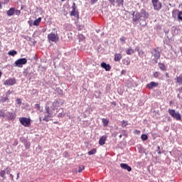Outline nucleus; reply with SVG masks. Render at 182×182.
Masks as SVG:
<instances>
[{"instance_id": "obj_12", "label": "nucleus", "mask_w": 182, "mask_h": 182, "mask_svg": "<svg viewBox=\"0 0 182 182\" xmlns=\"http://www.w3.org/2000/svg\"><path fill=\"white\" fill-rule=\"evenodd\" d=\"M101 68H102L103 69H105L107 72L110 71V70L112 69V66H110V65L107 64L106 63L103 62L101 63Z\"/></svg>"}, {"instance_id": "obj_60", "label": "nucleus", "mask_w": 182, "mask_h": 182, "mask_svg": "<svg viewBox=\"0 0 182 182\" xmlns=\"http://www.w3.org/2000/svg\"><path fill=\"white\" fill-rule=\"evenodd\" d=\"M58 122H54V124H58Z\"/></svg>"}, {"instance_id": "obj_38", "label": "nucleus", "mask_w": 182, "mask_h": 182, "mask_svg": "<svg viewBox=\"0 0 182 182\" xmlns=\"http://www.w3.org/2000/svg\"><path fill=\"white\" fill-rule=\"evenodd\" d=\"M71 16H76V10H73L70 13Z\"/></svg>"}, {"instance_id": "obj_8", "label": "nucleus", "mask_w": 182, "mask_h": 182, "mask_svg": "<svg viewBox=\"0 0 182 182\" xmlns=\"http://www.w3.org/2000/svg\"><path fill=\"white\" fill-rule=\"evenodd\" d=\"M152 55L154 57V60L155 63H157V60L160 59V51H159V48H154L151 51Z\"/></svg>"}, {"instance_id": "obj_19", "label": "nucleus", "mask_w": 182, "mask_h": 182, "mask_svg": "<svg viewBox=\"0 0 182 182\" xmlns=\"http://www.w3.org/2000/svg\"><path fill=\"white\" fill-rule=\"evenodd\" d=\"M106 143V136H103L100 139L99 144L100 146H103Z\"/></svg>"}, {"instance_id": "obj_15", "label": "nucleus", "mask_w": 182, "mask_h": 182, "mask_svg": "<svg viewBox=\"0 0 182 182\" xmlns=\"http://www.w3.org/2000/svg\"><path fill=\"white\" fill-rule=\"evenodd\" d=\"M121 60H122V54L115 53L114 54V61L115 62H120Z\"/></svg>"}, {"instance_id": "obj_64", "label": "nucleus", "mask_w": 182, "mask_h": 182, "mask_svg": "<svg viewBox=\"0 0 182 182\" xmlns=\"http://www.w3.org/2000/svg\"><path fill=\"white\" fill-rule=\"evenodd\" d=\"M41 120H42V117H40V122H41Z\"/></svg>"}, {"instance_id": "obj_39", "label": "nucleus", "mask_w": 182, "mask_h": 182, "mask_svg": "<svg viewBox=\"0 0 182 182\" xmlns=\"http://www.w3.org/2000/svg\"><path fill=\"white\" fill-rule=\"evenodd\" d=\"M119 41H120L121 42H123L124 43H126V37H121V38H119Z\"/></svg>"}, {"instance_id": "obj_14", "label": "nucleus", "mask_w": 182, "mask_h": 182, "mask_svg": "<svg viewBox=\"0 0 182 182\" xmlns=\"http://www.w3.org/2000/svg\"><path fill=\"white\" fill-rule=\"evenodd\" d=\"M121 168H123L124 170H127V171H132V167H130L127 164L122 163L120 164Z\"/></svg>"}, {"instance_id": "obj_54", "label": "nucleus", "mask_w": 182, "mask_h": 182, "mask_svg": "<svg viewBox=\"0 0 182 182\" xmlns=\"http://www.w3.org/2000/svg\"><path fill=\"white\" fill-rule=\"evenodd\" d=\"M17 102H18V105L21 104V100H20V99H18V100H17Z\"/></svg>"}, {"instance_id": "obj_11", "label": "nucleus", "mask_w": 182, "mask_h": 182, "mask_svg": "<svg viewBox=\"0 0 182 182\" xmlns=\"http://www.w3.org/2000/svg\"><path fill=\"white\" fill-rule=\"evenodd\" d=\"M63 103L64 102L62 99H57V100H55V101L53 102V106L58 107L59 106H62Z\"/></svg>"}, {"instance_id": "obj_34", "label": "nucleus", "mask_w": 182, "mask_h": 182, "mask_svg": "<svg viewBox=\"0 0 182 182\" xmlns=\"http://www.w3.org/2000/svg\"><path fill=\"white\" fill-rule=\"evenodd\" d=\"M127 126V122L123 120V121L122 122V127H126Z\"/></svg>"}, {"instance_id": "obj_1", "label": "nucleus", "mask_w": 182, "mask_h": 182, "mask_svg": "<svg viewBox=\"0 0 182 182\" xmlns=\"http://www.w3.org/2000/svg\"><path fill=\"white\" fill-rule=\"evenodd\" d=\"M132 16L133 22H139L141 18H149V14L144 9H142L141 13L134 11Z\"/></svg>"}, {"instance_id": "obj_30", "label": "nucleus", "mask_w": 182, "mask_h": 182, "mask_svg": "<svg viewBox=\"0 0 182 182\" xmlns=\"http://www.w3.org/2000/svg\"><path fill=\"white\" fill-rule=\"evenodd\" d=\"M96 154V149H92L91 151H88V155L89 156H92L93 154Z\"/></svg>"}, {"instance_id": "obj_16", "label": "nucleus", "mask_w": 182, "mask_h": 182, "mask_svg": "<svg viewBox=\"0 0 182 182\" xmlns=\"http://www.w3.org/2000/svg\"><path fill=\"white\" fill-rule=\"evenodd\" d=\"M15 14V8H11L9 11H7V16H12Z\"/></svg>"}, {"instance_id": "obj_46", "label": "nucleus", "mask_w": 182, "mask_h": 182, "mask_svg": "<svg viewBox=\"0 0 182 182\" xmlns=\"http://www.w3.org/2000/svg\"><path fill=\"white\" fill-rule=\"evenodd\" d=\"M72 8H73V10H76V4L75 3L73 4Z\"/></svg>"}, {"instance_id": "obj_45", "label": "nucleus", "mask_w": 182, "mask_h": 182, "mask_svg": "<svg viewBox=\"0 0 182 182\" xmlns=\"http://www.w3.org/2000/svg\"><path fill=\"white\" fill-rule=\"evenodd\" d=\"M127 71L126 70H122V71H121V75H126V73H127Z\"/></svg>"}, {"instance_id": "obj_20", "label": "nucleus", "mask_w": 182, "mask_h": 182, "mask_svg": "<svg viewBox=\"0 0 182 182\" xmlns=\"http://www.w3.org/2000/svg\"><path fill=\"white\" fill-rule=\"evenodd\" d=\"M126 53L127 55H133V53H134V50H133L132 47H129L126 50Z\"/></svg>"}, {"instance_id": "obj_48", "label": "nucleus", "mask_w": 182, "mask_h": 182, "mask_svg": "<svg viewBox=\"0 0 182 182\" xmlns=\"http://www.w3.org/2000/svg\"><path fill=\"white\" fill-rule=\"evenodd\" d=\"M9 3V0H3V4H6Z\"/></svg>"}, {"instance_id": "obj_24", "label": "nucleus", "mask_w": 182, "mask_h": 182, "mask_svg": "<svg viewBox=\"0 0 182 182\" xmlns=\"http://www.w3.org/2000/svg\"><path fill=\"white\" fill-rule=\"evenodd\" d=\"M17 53H18V52H17L16 50H10V51L9 52V55L10 56H15V55H17Z\"/></svg>"}, {"instance_id": "obj_6", "label": "nucleus", "mask_w": 182, "mask_h": 182, "mask_svg": "<svg viewBox=\"0 0 182 182\" xmlns=\"http://www.w3.org/2000/svg\"><path fill=\"white\" fill-rule=\"evenodd\" d=\"M19 122L22 126L29 127L31 126V119L26 117H20Z\"/></svg>"}, {"instance_id": "obj_17", "label": "nucleus", "mask_w": 182, "mask_h": 182, "mask_svg": "<svg viewBox=\"0 0 182 182\" xmlns=\"http://www.w3.org/2000/svg\"><path fill=\"white\" fill-rule=\"evenodd\" d=\"M159 68L161 69V70H163V72H166L167 70V67H166V65L161 63H159Z\"/></svg>"}, {"instance_id": "obj_50", "label": "nucleus", "mask_w": 182, "mask_h": 182, "mask_svg": "<svg viewBox=\"0 0 182 182\" xmlns=\"http://www.w3.org/2000/svg\"><path fill=\"white\" fill-rule=\"evenodd\" d=\"M80 38L81 39H85V36H83V35H82V34L80 35Z\"/></svg>"}, {"instance_id": "obj_31", "label": "nucleus", "mask_w": 182, "mask_h": 182, "mask_svg": "<svg viewBox=\"0 0 182 182\" xmlns=\"http://www.w3.org/2000/svg\"><path fill=\"white\" fill-rule=\"evenodd\" d=\"M178 19L182 21V11H178Z\"/></svg>"}, {"instance_id": "obj_44", "label": "nucleus", "mask_w": 182, "mask_h": 182, "mask_svg": "<svg viewBox=\"0 0 182 182\" xmlns=\"http://www.w3.org/2000/svg\"><path fill=\"white\" fill-rule=\"evenodd\" d=\"M109 2H110L112 5L114 6V2H116V0H109Z\"/></svg>"}, {"instance_id": "obj_49", "label": "nucleus", "mask_w": 182, "mask_h": 182, "mask_svg": "<svg viewBox=\"0 0 182 182\" xmlns=\"http://www.w3.org/2000/svg\"><path fill=\"white\" fill-rule=\"evenodd\" d=\"M135 50L139 53L140 51V48H139V47H136Z\"/></svg>"}, {"instance_id": "obj_25", "label": "nucleus", "mask_w": 182, "mask_h": 182, "mask_svg": "<svg viewBox=\"0 0 182 182\" xmlns=\"http://www.w3.org/2000/svg\"><path fill=\"white\" fill-rule=\"evenodd\" d=\"M117 4L118 6H123V4H124V0H117Z\"/></svg>"}, {"instance_id": "obj_10", "label": "nucleus", "mask_w": 182, "mask_h": 182, "mask_svg": "<svg viewBox=\"0 0 182 182\" xmlns=\"http://www.w3.org/2000/svg\"><path fill=\"white\" fill-rule=\"evenodd\" d=\"M15 83H16V80L15 78H10L4 82V85H7L8 86H14Z\"/></svg>"}, {"instance_id": "obj_32", "label": "nucleus", "mask_w": 182, "mask_h": 182, "mask_svg": "<svg viewBox=\"0 0 182 182\" xmlns=\"http://www.w3.org/2000/svg\"><path fill=\"white\" fill-rule=\"evenodd\" d=\"M138 55L140 58H143V55H144V52H143V50H139V51H138Z\"/></svg>"}, {"instance_id": "obj_37", "label": "nucleus", "mask_w": 182, "mask_h": 182, "mask_svg": "<svg viewBox=\"0 0 182 182\" xmlns=\"http://www.w3.org/2000/svg\"><path fill=\"white\" fill-rule=\"evenodd\" d=\"M85 170V166H82L79 167L78 173H82Z\"/></svg>"}, {"instance_id": "obj_63", "label": "nucleus", "mask_w": 182, "mask_h": 182, "mask_svg": "<svg viewBox=\"0 0 182 182\" xmlns=\"http://www.w3.org/2000/svg\"><path fill=\"white\" fill-rule=\"evenodd\" d=\"M34 93H36V90H33Z\"/></svg>"}, {"instance_id": "obj_18", "label": "nucleus", "mask_w": 182, "mask_h": 182, "mask_svg": "<svg viewBox=\"0 0 182 182\" xmlns=\"http://www.w3.org/2000/svg\"><path fill=\"white\" fill-rule=\"evenodd\" d=\"M42 21V18L39 17L38 18L36 19L33 23L34 26H39V24L41 23Z\"/></svg>"}, {"instance_id": "obj_2", "label": "nucleus", "mask_w": 182, "mask_h": 182, "mask_svg": "<svg viewBox=\"0 0 182 182\" xmlns=\"http://www.w3.org/2000/svg\"><path fill=\"white\" fill-rule=\"evenodd\" d=\"M45 117L43 118V120L44 122H49L50 120V117L53 116V114H55V112H53L50 111V108L48 106H46V111L44 112Z\"/></svg>"}, {"instance_id": "obj_33", "label": "nucleus", "mask_w": 182, "mask_h": 182, "mask_svg": "<svg viewBox=\"0 0 182 182\" xmlns=\"http://www.w3.org/2000/svg\"><path fill=\"white\" fill-rule=\"evenodd\" d=\"M172 16L173 18H176L177 16V10H173L172 11Z\"/></svg>"}, {"instance_id": "obj_43", "label": "nucleus", "mask_w": 182, "mask_h": 182, "mask_svg": "<svg viewBox=\"0 0 182 182\" xmlns=\"http://www.w3.org/2000/svg\"><path fill=\"white\" fill-rule=\"evenodd\" d=\"M14 14H16V15L19 16V15H21V11H19V10H15Z\"/></svg>"}, {"instance_id": "obj_40", "label": "nucleus", "mask_w": 182, "mask_h": 182, "mask_svg": "<svg viewBox=\"0 0 182 182\" xmlns=\"http://www.w3.org/2000/svg\"><path fill=\"white\" fill-rule=\"evenodd\" d=\"M57 107L53 106L51 107V110H50V112H52L53 113H54L55 110H58V108H56Z\"/></svg>"}, {"instance_id": "obj_13", "label": "nucleus", "mask_w": 182, "mask_h": 182, "mask_svg": "<svg viewBox=\"0 0 182 182\" xmlns=\"http://www.w3.org/2000/svg\"><path fill=\"white\" fill-rule=\"evenodd\" d=\"M157 86H159V83L156 82H151L150 83L146 85V87L149 90H151L154 87H157Z\"/></svg>"}, {"instance_id": "obj_53", "label": "nucleus", "mask_w": 182, "mask_h": 182, "mask_svg": "<svg viewBox=\"0 0 182 182\" xmlns=\"http://www.w3.org/2000/svg\"><path fill=\"white\" fill-rule=\"evenodd\" d=\"M166 76L167 77H170V75H168V73H166Z\"/></svg>"}, {"instance_id": "obj_51", "label": "nucleus", "mask_w": 182, "mask_h": 182, "mask_svg": "<svg viewBox=\"0 0 182 182\" xmlns=\"http://www.w3.org/2000/svg\"><path fill=\"white\" fill-rule=\"evenodd\" d=\"M135 132H136V133L137 134H140V131L136 130Z\"/></svg>"}, {"instance_id": "obj_27", "label": "nucleus", "mask_w": 182, "mask_h": 182, "mask_svg": "<svg viewBox=\"0 0 182 182\" xmlns=\"http://www.w3.org/2000/svg\"><path fill=\"white\" fill-rule=\"evenodd\" d=\"M0 117H6V114H5V110H0Z\"/></svg>"}, {"instance_id": "obj_23", "label": "nucleus", "mask_w": 182, "mask_h": 182, "mask_svg": "<svg viewBox=\"0 0 182 182\" xmlns=\"http://www.w3.org/2000/svg\"><path fill=\"white\" fill-rule=\"evenodd\" d=\"M5 174H6V171L5 170H2L0 172V176H1L4 180H6V177H5Z\"/></svg>"}, {"instance_id": "obj_56", "label": "nucleus", "mask_w": 182, "mask_h": 182, "mask_svg": "<svg viewBox=\"0 0 182 182\" xmlns=\"http://www.w3.org/2000/svg\"><path fill=\"white\" fill-rule=\"evenodd\" d=\"M119 139H122V137H123V135L120 134V135L119 136Z\"/></svg>"}, {"instance_id": "obj_42", "label": "nucleus", "mask_w": 182, "mask_h": 182, "mask_svg": "<svg viewBox=\"0 0 182 182\" xmlns=\"http://www.w3.org/2000/svg\"><path fill=\"white\" fill-rule=\"evenodd\" d=\"M35 109H38V110H39V109H41V105L39 104H36Z\"/></svg>"}, {"instance_id": "obj_5", "label": "nucleus", "mask_w": 182, "mask_h": 182, "mask_svg": "<svg viewBox=\"0 0 182 182\" xmlns=\"http://www.w3.org/2000/svg\"><path fill=\"white\" fill-rule=\"evenodd\" d=\"M28 63V60L25 58H19L15 62V66L17 68H23V65Z\"/></svg>"}, {"instance_id": "obj_35", "label": "nucleus", "mask_w": 182, "mask_h": 182, "mask_svg": "<svg viewBox=\"0 0 182 182\" xmlns=\"http://www.w3.org/2000/svg\"><path fill=\"white\" fill-rule=\"evenodd\" d=\"M159 76H160V73H159V72L154 73V77L157 78V77H159Z\"/></svg>"}, {"instance_id": "obj_52", "label": "nucleus", "mask_w": 182, "mask_h": 182, "mask_svg": "<svg viewBox=\"0 0 182 182\" xmlns=\"http://www.w3.org/2000/svg\"><path fill=\"white\" fill-rule=\"evenodd\" d=\"M10 177H11V180H14V175L10 174Z\"/></svg>"}, {"instance_id": "obj_3", "label": "nucleus", "mask_w": 182, "mask_h": 182, "mask_svg": "<svg viewBox=\"0 0 182 182\" xmlns=\"http://www.w3.org/2000/svg\"><path fill=\"white\" fill-rule=\"evenodd\" d=\"M59 37L58 36V31L53 29V31L51 33L48 35V40L49 42H58Z\"/></svg>"}, {"instance_id": "obj_61", "label": "nucleus", "mask_w": 182, "mask_h": 182, "mask_svg": "<svg viewBox=\"0 0 182 182\" xmlns=\"http://www.w3.org/2000/svg\"><path fill=\"white\" fill-rule=\"evenodd\" d=\"M2 76V72L0 71V77Z\"/></svg>"}, {"instance_id": "obj_9", "label": "nucleus", "mask_w": 182, "mask_h": 182, "mask_svg": "<svg viewBox=\"0 0 182 182\" xmlns=\"http://www.w3.org/2000/svg\"><path fill=\"white\" fill-rule=\"evenodd\" d=\"M6 116L9 121H13L16 119V114H15V112H8L6 114Z\"/></svg>"}, {"instance_id": "obj_58", "label": "nucleus", "mask_w": 182, "mask_h": 182, "mask_svg": "<svg viewBox=\"0 0 182 182\" xmlns=\"http://www.w3.org/2000/svg\"><path fill=\"white\" fill-rule=\"evenodd\" d=\"M158 154H161V151H158Z\"/></svg>"}, {"instance_id": "obj_21", "label": "nucleus", "mask_w": 182, "mask_h": 182, "mask_svg": "<svg viewBox=\"0 0 182 182\" xmlns=\"http://www.w3.org/2000/svg\"><path fill=\"white\" fill-rule=\"evenodd\" d=\"M102 124H103L104 127H107V126H108V124H109V120H108L107 119L103 118V119H102Z\"/></svg>"}, {"instance_id": "obj_22", "label": "nucleus", "mask_w": 182, "mask_h": 182, "mask_svg": "<svg viewBox=\"0 0 182 182\" xmlns=\"http://www.w3.org/2000/svg\"><path fill=\"white\" fill-rule=\"evenodd\" d=\"M5 102H9V98H8L7 96L3 97L0 100V103H5Z\"/></svg>"}, {"instance_id": "obj_7", "label": "nucleus", "mask_w": 182, "mask_h": 182, "mask_svg": "<svg viewBox=\"0 0 182 182\" xmlns=\"http://www.w3.org/2000/svg\"><path fill=\"white\" fill-rule=\"evenodd\" d=\"M151 4L155 11H160L163 6V4L159 0H151Z\"/></svg>"}, {"instance_id": "obj_55", "label": "nucleus", "mask_w": 182, "mask_h": 182, "mask_svg": "<svg viewBox=\"0 0 182 182\" xmlns=\"http://www.w3.org/2000/svg\"><path fill=\"white\" fill-rule=\"evenodd\" d=\"M0 9H2V3L0 1Z\"/></svg>"}, {"instance_id": "obj_62", "label": "nucleus", "mask_w": 182, "mask_h": 182, "mask_svg": "<svg viewBox=\"0 0 182 182\" xmlns=\"http://www.w3.org/2000/svg\"><path fill=\"white\" fill-rule=\"evenodd\" d=\"M17 178H19V173L17 174Z\"/></svg>"}, {"instance_id": "obj_59", "label": "nucleus", "mask_w": 182, "mask_h": 182, "mask_svg": "<svg viewBox=\"0 0 182 182\" xmlns=\"http://www.w3.org/2000/svg\"><path fill=\"white\" fill-rule=\"evenodd\" d=\"M158 151H160V146H157Z\"/></svg>"}, {"instance_id": "obj_26", "label": "nucleus", "mask_w": 182, "mask_h": 182, "mask_svg": "<svg viewBox=\"0 0 182 182\" xmlns=\"http://www.w3.org/2000/svg\"><path fill=\"white\" fill-rule=\"evenodd\" d=\"M141 139L143 141H146V140H147V139H149V136H147V134H142L141 136Z\"/></svg>"}, {"instance_id": "obj_57", "label": "nucleus", "mask_w": 182, "mask_h": 182, "mask_svg": "<svg viewBox=\"0 0 182 182\" xmlns=\"http://www.w3.org/2000/svg\"><path fill=\"white\" fill-rule=\"evenodd\" d=\"M59 112H63V109H62V108L60 109H59Z\"/></svg>"}, {"instance_id": "obj_28", "label": "nucleus", "mask_w": 182, "mask_h": 182, "mask_svg": "<svg viewBox=\"0 0 182 182\" xmlns=\"http://www.w3.org/2000/svg\"><path fill=\"white\" fill-rule=\"evenodd\" d=\"M176 82L178 83L179 85H182V77H176Z\"/></svg>"}, {"instance_id": "obj_36", "label": "nucleus", "mask_w": 182, "mask_h": 182, "mask_svg": "<svg viewBox=\"0 0 182 182\" xmlns=\"http://www.w3.org/2000/svg\"><path fill=\"white\" fill-rule=\"evenodd\" d=\"M64 117H65V113H63V112H60L58 114V117H59V118Z\"/></svg>"}, {"instance_id": "obj_4", "label": "nucleus", "mask_w": 182, "mask_h": 182, "mask_svg": "<svg viewBox=\"0 0 182 182\" xmlns=\"http://www.w3.org/2000/svg\"><path fill=\"white\" fill-rule=\"evenodd\" d=\"M168 113H169L170 116L173 117V119H176V120H181V114L178 112H176V110L169 109L168 110Z\"/></svg>"}, {"instance_id": "obj_47", "label": "nucleus", "mask_w": 182, "mask_h": 182, "mask_svg": "<svg viewBox=\"0 0 182 182\" xmlns=\"http://www.w3.org/2000/svg\"><path fill=\"white\" fill-rule=\"evenodd\" d=\"M97 2V0H91V4L94 5V4H96Z\"/></svg>"}, {"instance_id": "obj_29", "label": "nucleus", "mask_w": 182, "mask_h": 182, "mask_svg": "<svg viewBox=\"0 0 182 182\" xmlns=\"http://www.w3.org/2000/svg\"><path fill=\"white\" fill-rule=\"evenodd\" d=\"M122 63H123L124 65H126L127 66H129V65H130V60L124 59V60H122Z\"/></svg>"}, {"instance_id": "obj_41", "label": "nucleus", "mask_w": 182, "mask_h": 182, "mask_svg": "<svg viewBox=\"0 0 182 182\" xmlns=\"http://www.w3.org/2000/svg\"><path fill=\"white\" fill-rule=\"evenodd\" d=\"M6 174H11V168H6Z\"/></svg>"}]
</instances>
